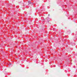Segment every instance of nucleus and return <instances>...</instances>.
I'll list each match as a JSON object with an SVG mask.
<instances>
[{
  "instance_id": "2",
  "label": "nucleus",
  "mask_w": 77,
  "mask_h": 77,
  "mask_svg": "<svg viewBox=\"0 0 77 77\" xmlns=\"http://www.w3.org/2000/svg\"><path fill=\"white\" fill-rule=\"evenodd\" d=\"M10 65H11V63L10 64Z\"/></svg>"
},
{
  "instance_id": "1",
  "label": "nucleus",
  "mask_w": 77,
  "mask_h": 77,
  "mask_svg": "<svg viewBox=\"0 0 77 77\" xmlns=\"http://www.w3.org/2000/svg\"><path fill=\"white\" fill-rule=\"evenodd\" d=\"M31 2L30 1H29L28 2V3L29 4H31Z\"/></svg>"
}]
</instances>
